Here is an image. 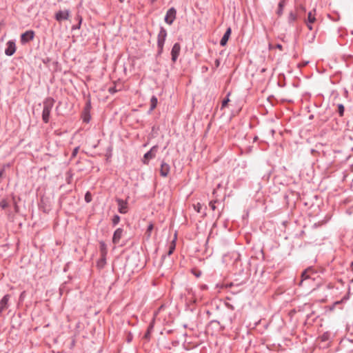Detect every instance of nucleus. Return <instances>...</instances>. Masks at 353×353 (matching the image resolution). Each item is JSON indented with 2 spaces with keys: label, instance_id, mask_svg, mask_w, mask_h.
<instances>
[{
  "label": "nucleus",
  "instance_id": "nucleus-1",
  "mask_svg": "<svg viewBox=\"0 0 353 353\" xmlns=\"http://www.w3.org/2000/svg\"><path fill=\"white\" fill-rule=\"evenodd\" d=\"M54 100L50 97L47 98L43 101V110L42 112V119L44 123H47L49 121L50 114L52 108L54 106Z\"/></svg>",
  "mask_w": 353,
  "mask_h": 353
},
{
  "label": "nucleus",
  "instance_id": "nucleus-2",
  "mask_svg": "<svg viewBox=\"0 0 353 353\" xmlns=\"http://www.w3.org/2000/svg\"><path fill=\"white\" fill-rule=\"evenodd\" d=\"M167 37L166 30L161 27L160 31L158 34L157 37V47H158V54H160L163 52V45L165 41V38Z\"/></svg>",
  "mask_w": 353,
  "mask_h": 353
},
{
  "label": "nucleus",
  "instance_id": "nucleus-3",
  "mask_svg": "<svg viewBox=\"0 0 353 353\" xmlns=\"http://www.w3.org/2000/svg\"><path fill=\"white\" fill-rule=\"evenodd\" d=\"M315 274L316 272L311 267L305 270L301 274V280L299 283V285L302 286L303 285L304 281H305L310 279L314 280V278L312 277V275Z\"/></svg>",
  "mask_w": 353,
  "mask_h": 353
},
{
  "label": "nucleus",
  "instance_id": "nucleus-4",
  "mask_svg": "<svg viewBox=\"0 0 353 353\" xmlns=\"http://www.w3.org/2000/svg\"><path fill=\"white\" fill-rule=\"evenodd\" d=\"M157 151H158L157 145H154L153 147H152V148L144 154L143 163L144 164H148L149 161L155 157Z\"/></svg>",
  "mask_w": 353,
  "mask_h": 353
},
{
  "label": "nucleus",
  "instance_id": "nucleus-5",
  "mask_svg": "<svg viewBox=\"0 0 353 353\" xmlns=\"http://www.w3.org/2000/svg\"><path fill=\"white\" fill-rule=\"evenodd\" d=\"M176 10L174 8H170L165 14V22L168 25H172L176 19Z\"/></svg>",
  "mask_w": 353,
  "mask_h": 353
},
{
  "label": "nucleus",
  "instance_id": "nucleus-6",
  "mask_svg": "<svg viewBox=\"0 0 353 353\" xmlns=\"http://www.w3.org/2000/svg\"><path fill=\"white\" fill-rule=\"evenodd\" d=\"M296 10L298 12L297 14L294 13L293 12H290L289 16H288V23H292L293 22H294L297 19L298 14L301 15V12H305V8L302 5H300L299 6H298L296 8Z\"/></svg>",
  "mask_w": 353,
  "mask_h": 353
},
{
  "label": "nucleus",
  "instance_id": "nucleus-7",
  "mask_svg": "<svg viewBox=\"0 0 353 353\" xmlns=\"http://www.w3.org/2000/svg\"><path fill=\"white\" fill-rule=\"evenodd\" d=\"M10 296L9 294H6L0 301V316L2 315L3 312H5L9 307L8 301L10 300Z\"/></svg>",
  "mask_w": 353,
  "mask_h": 353
},
{
  "label": "nucleus",
  "instance_id": "nucleus-8",
  "mask_svg": "<svg viewBox=\"0 0 353 353\" xmlns=\"http://www.w3.org/2000/svg\"><path fill=\"white\" fill-rule=\"evenodd\" d=\"M34 37V32L32 30H28L21 35V42L26 43L32 40Z\"/></svg>",
  "mask_w": 353,
  "mask_h": 353
},
{
  "label": "nucleus",
  "instance_id": "nucleus-9",
  "mask_svg": "<svg viewBox=\"0 0 353 353\" xmlns=\"http://www.w3.org/2000/svg\"><path fill=\"white\" fill-rule=\"evenodd\" d=\"M70 16V12L68 10H59L55 14V19L58 21H61L63 20H67Z\"/></svg>",
  "mask_w": 353,
  "mask_h": 353
},
{
  "label": "nucleus",
  "instance_id": "nucleus-10",
  "mask_svg": "<svg viewBox=\"0 0 353 353\" xmlns=\"http://www.w3.org/2000/svg\"><path fill=\"white\" fill-rule=\"evenodd\" d=\"M7 48L5 50V54L8 56H12L16 51V46L14 41H9L7 43Z\"/></svg>",
  "mask_w": 353,
  "mask_h": 353
},
{
  "label": "nucleus",
  "instance_id": "nucleus-11",
  "mask_svg": "<svg viewBox=\"0 0 353 353\" xmlns=\"http://www.w3.org/2000/svg\"><path fill=\"white\" fill-rule=\"evenodd\" d=\"M181 50L180 44L178 43H174L172 48L171 55H172V61L175 62L179 55Z\"/></svg>",
  "mask_w": 353,
  "mask_h": 353
},
{
  "label": "nucleus",
  "instance_id": "nucleus-12",
  "mask_svg": "<svg viewBox=\"0 0 353 353\" xmlns=\"http://www.w3.org/2000/svg\"><path fill=\"white\" fill-rule=\"evenodd\" d=\"M117 202L119 206V212L121 214H125L128 212V203L121 199H117Z\"/></svg>",
  "mask_w": 353,
  "mask_h": 353
},
{
  "label": "nucleus",
  "instance_id": "nucleus-13",
  "mask_svg": "<svg viewBox=\"0 0 353 353\" xmlns=\"http://www.w3.org/2000/svg\"><path fill=\"white\" fill-rule=\"evenodd\" d=\"M170 165L164 161H162L160 168V174L161 176L166 177L170 172Z\"/></svg>",
  "mask_w": 353,
  "mask_h": 353
},
{
  "label": "nucleus",
  "instance_id": "nucleus-14",
  "mask_svg": "<svg viewBox=\"0 0 353 353\" xmlns=\"http://www.w3.org/2000/svg\"><path fill=\"white\" fill-rule=\"evenodd\" d=\"M123 230L121 228H118L115 230V232H114V234H113V238H112V242L114 243V244H117L119 242L122 235H123Z\"/></svg>",
  "mask_w": 353,
  "mask_h": 353
},
{
  "label": "nucleus",
  "instance_id": "nucleus-15",
  "mask_svg": "<svg viewBox=\"0 0 353 353\" xmlns=\"http://www.w3.org/2000/svg\"><path fill=\"white\" fill-rule=\"evenodd\" d=\"M230 34H231V28H228L220 41V45L221 46H224L226 45V43L230 38Z\"/></svg>",
  "mask_w": 353,
  "mask_h": 353
},
{
  "label": "nucleus",
  "instance_id": "nucleus-16",
  "mask_svg": "<svg viewBox=\"0 0 353 353\" xmlns=\"http://www.w3.org/2000/svg\"><path fill=\"white\" fill-rule=\"evenodd\" d=\"M288 0H280L278 4V9L276 10V14L278 16H281L283 14V8L285 6L286 2Z\"/></svg>",
  "mask_w": 353,
  "mask_h": 353
},
{
  "label": "nucleus",
  "instance_id": "nucleus-17",
  "mask_svg": "<svg viewBox=\"0 0 353 353\" xmlns=\"http://www.w3.org/2000/svg\"><path fill=\"white\" fill-rule=\"evenodd\" d=\"M315 21V10L309 12L307 14V19H305V22L314 23Z\"/></svg>",
  "mask_w": 353,
  "mask_h": 353
},
{
  "label": "nucleus",
  "instance_id": "nucleus-18",
  "mask_svg": "<svg viewBox=\"0 0 353 353\" xmlns=\"http://www.w3.org/2000/svg\"><path fill=\"white\" fill-rule=\"evenodd\" d=\"M157 105V98L155 96H152L150 99V111H152Z\"/></svg>",
  "mask_w": 353,
  "mask_h": 353
},
{
  "label": "nucleus",
  "instance_id": "nucleus-19",
  "mask_svg": "<svg viewBox=\"0 0 353 353\" xmlns=\"http://www.w3.org/2000/svg\"><path fill=\"white\" fill-rule=\"evenodd\" d=\"M176 247L175 239L172 240L169 245L168 255H171Z\"/></svg>",
  "mask_w": 353,
  "mask_h": 353
},
{
  "label": "nucleus",
  "instance_id": "nucleus-20",
  "mask_svg": "<svg viewBox=\"0 0 353 353\" xmlns=\"http://www.w3.org/2000/svg\"><path fill=\"white\" fill-rule=\"evenodd\" d=\"M105 264V256L101 257L100 260L97 262V266L99 268H103Z\"/></svg>",
  "mask_w": 353,
  "mask_h": 353
},
{
  "label": "nucleus",
  "instance_id": "nucleus-21",
  "mask_svg": "<svg viewBox=\"0 0 353 353\" xmlns=\"http://www.w3.org/2000/svg\"><path fill=\"white\" fill-rule=\"evenodd\" d=\"M330 333L325 332L320 336V339L322 341H327L330 339Z\"/></svg>",
  "mask_w": 353,
  "mask_h": 353
},
{
  "label": "nucleus",
  "instance_id": "nucleus-22",
  "mask_svg": "<svg viewBox=\"0 0 353 353\" xmlns=\"http://www.w3.org/2000/svg\"><path fill=\"white\" fill-rule=\"evenodd\" d=\"M154 229V225L152 223H150L149 225L148 226V228H147V230H146V235L150 237V235H151V232Z\"/></svg>",
  "mask_w": 353,
  "mask_h": 353
},
{
  "label": "nucleus",
  "instance_id": "nucleus-23",
  "mask_svg": "<svg viewBox=\"0 0 353 353\" xmlns=\"http://www.w3.org/2000/svg\"><path fill=\"white\" fill-rule=\"evenodd\" d=\"M344 106L342 104H339L338 105V112H339V114L341 117H342L343 115V113H344Z\"/></svg>",
  "mask_w": 353,
  "mask_h": 353
},
{
  "label": "nucleus",
  "instance_id": "nucleus-24",
  "mask_svg": "<svg viewBox=\"0 0 353 353\" xmlns=\"http://www.w3.org/2000/svg\"><path fill=\"white\" fill-rule=\"evenodd\" d=\"M119 221H120V216L119 215H114L112 219L113 225L115 226L116 225H117L119 223Z\"/></svg>",
  "mask_w": 353,
  "mask_h": 353
},
{
  "label": "nucleus",
  "instance_id": "nucleus-25",
  "mask_svg": "<svg viewBox=\"0 0 353 353\" xmlns=\"http://www.w3.org/2000/svg\"><path fill=\"white\" fill-rule=\"evenodd\" d=\"M77 19L79 20V23L77 24V26H72V30L79 29L80 27H81V21H82V18L80 16H78L77 17Z\"/></svg>",
  "mask_w": 353,
  "mask_h": 353
},
{
  "label": "nucleus",
  "instance_id": "nucleus-26",
  "mask_svg": "<svg viewBox=\"0 0 353 353\" xmlns=\"http://www.w3.org/2000/svg\"><path fill=\"white\" fill-rule=\"evenodd\" d=\"M101 256H105L106 255V248L104 243L101 244Z\"/></svg>",
  "mask_w": 353,
  "mask_h": 353
},
{
  "label": "nucleus",
  "instance_id": "nucleus-27",
  "mask_svg": "<svg viewBox=\"0 0 353 353\" xmlns=\"http://www.w3.org/2000/svg\"><path fill=\"white\" fill-rule=\"evenodd\" d=\"M92 200V194L90 193V192H87L85 195V201L87 202V203H89Z\"/></svg>",
  "mask_w": 353,
  "mask_h": 353
},
{
  "label": "nucleus",
  "instance_id": "nucleus-28",
  "mask_svg": "<svg viewBox=\"0 0 353 353\" xmlns=\"http://www.w3.org/2000/svg\"><path fill=\"white\" fill-rule=\"evenodd\" d=\"M8 205V202L6 200H2L0 202V207L3 209H5Z\"/></svg>",
  "mask_w": 353,
  "mask_h": 353
},
{
  "label": "nucleus",
  "instance_id": "nucleus-29",
  "mask_svg": "<svg viewBox=\"0 0 353 353\" xmlns=\"http://www.w3.org/2000/svg\"><path fill=\"white\" fill-rule=\"evenodd\" d=\"M230 101L229 99L227 98V99H225L223 101H222V108H224L227 105L228 103Z\"/></svg>",
  "mask_w": 353,
  "mask_h": 353
},
{
  "label": "nucleus",
  "instance_id": "nucleus-30",
  "mask_svg": "<svg viewBox=\"0 0 353 353\" xmlns=\"http://www.w3.org/2000/svg\"><path fill=\"white\" fill-rule=\"evenodd\" d=\"M150 330H148L146 333L144 335V338L146 339H148L150 338Z\"/></svg>",
  "mask_w": 353,
  "mask_h": 353
},
{
  "label": "nucleus",
  "instance_id": "nucleus-31",
  "mask_svg": "<svg viewBox=\"0 0 353 353\" xmlns=\"http://www.w3.org/2000/svg\"><path fill=\"white\" fill-rule=\"evenodd\" d=\"M219 65H220L219 59H216L214 61L215 68H218L219 66Z\"/></svg>",
  "mask_w": 353,
  "mask_h": 353
},
{
  "label": "nucleus",
  "instance_id": "nucleus-32",
  "mask_svg": "<svg viewBox=\"0 0 353 353\" xmlns=\"http://www.w3.org/2000/svg\"><path fill=\"white\" fill-rule=\"evenodd\" d=\"M79 148H75L72 152V156L74 157L77 154Z\"/></svg>",
  "mask_w": 353,
  "mask_h": 353
},
{
  "label": "nucleus",
  "instance_id": "nucleus-33",
  "mask_svg": "<svg viewBox=\"0 0 353 353\" xmlns=\"http://www.w3.org/2000/svg\"><path fill=\"white\" fill-rule=\"evenodd\" d=\"M201 204L200 203H197L196 205H194V208L197 210V212H200V208H201Z\"/></svg>",
  "mask_w": 353,
  "mask_h": 353
},
{
  "label": "nucleus",
  "instance_id": "nucleus-34",
  "mask_svg": "<svg viewBox=\"0 0 353 353\" xmlns=\"http://www.w3.org/2000/svg\"><path fill=\"white\" fill-rule=\"evenodd\" d=\"M305 23H306V25H307V28H308L310 30H312V24L313 23H309V22H305Z\"/></svg>",
  "mask_w": 353,
  "mask_h": 353
},
{
  "label": "nucleus",
  "instance_id": "nucleus-35",
  "mask_svg": "<svg viewBox=\"0 0 353 353\" xmlns=\"http://www.w3.org/2000/svg\"><path fill=\"white\" fill-rule=\"evenodd\" d=\"M210 208H212V210H214L215 208H216L214 203H213V202H210Z\"/></svg>",
  "mask_w": 353,
  "mask_h": 353
},
{
  "label": "nucleus",
  "instance_id": "nucleus-36",
  "mask_svg": "<svg viewBox=\"0 0 353 353\" xmlns=\"http://www.w3.org/2000/svg\"><path fill=\"white\" fill-rule=\"evenodd\" d=\"M109 92H110V93H114V92H117V90H115V88H109Z\"/></svg>",
  "mask_w": 353,
  "mask_h": 353
},
{
  "label": "nucleus",
  "instance_id": "nucleus-37",
  "mask_svg": "<svg viewBox=\"0 0 353 353\" xmlns=\"http://www.w3.org/2000/svg\"><path fill=\"white\" fill-rule=\"evenodd\" d=\"M276 48H278V49H279V50H282V48H283L282 46H281V44H279V43H278V44H276Z\"/></svg>",
  "mask_w": 353,
  "mask_h": 353
},
{
  "label": "nucleus",
  "instance_id": "nucleus-38",
  "mask_svg": "<svg viewBox=\"0 0 353 353\" xmlns=\"http://www.w3.org/2000/svg\"><path fill=\"white\" fill-rule=\"evenodd\" d=\"M152 327H153L152 325H150L148 330H150V331H151V330L152 329Z\"/></svg>",
  "mask_w": 353,
  "mask_h": 353
},
{
  "label": "nucleus",
  "instance_id": "nucleus-39",
  "mask_svg": "<svg viewBox=\"0 0 353 353\" xmlns=\"http://www.w3.org/2000/svg\"><path fill=\"white\" fill-rule=\"evenodd\" d=\"M88 121H89V119H87V118H85V117L84 118V121H85V122H88Z\"/></svg>",
  "mask_w": 353,
  "mask_h": 353
},
{
  "label": "nucleus",
  "instance_id": "nucleus-40",
  "mask_svg": "<svg viewBox=\"0 0 353 353\" xmlns=\"http://www.w3.org/2000/svg\"><path fill=\"white\" fill-rule=\"evenodd\" d=\"M130 341H131V337H129V338L128 339V342H130Z\"/></svg>",
  "mask_w": 353,
  "mask_h": 353
},
{
  "label": "nucleus",
  "instance_id": "nucleus-41",
  "mask_svg": "<svg viewBox=\"0 0 353 353\" xmlns=\"http://www.w3.org/2000/svg\"><path fill=\"white\" fill-rule=\"evenodd\" d=\"M121 3H123L125 0H119Z\"/></svg>",
  "mask_w": 353,
  "mask_h": 353
},
{
  "label": "nucleus",
  "instance_id": "nucleus-42",
  "mask_svg": "<svg viewBox=\"0 0 353 353\" xmlns=\"http://www.w3.org/2000/svg\"><path fill=\"white\" fill-rule=\"evenodd\" d=\"M352 266H353V261L352 262Z\"/></svg>",
  "mask_w": 353,
  "mask_h": 353
}]
</instances>
